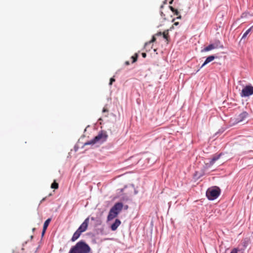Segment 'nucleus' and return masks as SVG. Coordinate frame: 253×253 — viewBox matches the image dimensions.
Returning a JSON list of instances; mask_svg holds the SVG:
<instances>
[{"instance_id":"1","label":"nucleus","mask_w":253,"mask_h":253,"mask_svg":"<svg viewBox=\"0 0 253 253\" xmlns=\"http://www.w3.org/2000/svg\"><path fill=\"white\" fill-rule=\"evenodd\" d=\"M90 251L89 246L84 242L81 241L71 248L69 253H89Z\"/></svg>"},{"instance_id":"8","label":"nucleus","mask_w":253,"mask_h":253,"mask_svg":"<svg viewBox=\"0 0 253 253\" xmlns=\"http://www.w3.org/2000/svg\"><path fill=\"white\" fill-rule=\"evenodd\" d=\"M89 218L88 217H87L77 229L80 231V232L82 233L83 232L86 231L89 223Z\"/></svg>"},{"instance_id":"19","label":"nucleus","mask_w":253,"mask_h":253,"mask_svg":"<svg viewBox=\"0 0 253 253\" xmlns=\"http://www.w3.org/2000/svg\"><path fill=\"white\" fill-rule=\"evenodd\" d=\"M138 54L135 53L134 55L131 56V59H132V63L135 62L137 60Z\"/></svg>"},{"instance_id":"18","label":"nucleus","mask_w":253,"mask_h":253,"mask_svg":"<svg viewBox=\"0 0 253 253\" xmlns=\"http://www.w3.org/2000/svg\"><path fill=\"white\" fill-rule=\"evenodd\" d=\"M252 28H253V27H251V28H250L248 30H247L246 31V32L243 34L242 39H244L247 37V36L248 35V34L251 32Z\"/></svg>"},{"instance_id":"17","label":"nucleus","mask_w":253,"mask_h":253,"mask_svg":"<svg viewBox=\"0 0 253 253\" xmlns=\"http://www.w3.org/2000/svg\"><path fill=\"white\" fill-rule=\"evenodd\" d=\"M169 8L174 13V15H178L179 14L178 11L177 9L173 8L172 6H169Z\"/></svg>"},{"instance_id":"34","label":"nucleus","mask_w":253,"mask_h":253,"mask_svg":"<svg viewBox=\"0 0 253 253\" xmlns=\"http://www.w3.org/2000/svg\"><path fill=\"white\" fill-rule=\"evenodd\" d=\"M45 198H43V199L42 200L41 202H42V201H43L44 200H45Z\"/></svg>"},{"instance_id":"25","label":"nucleus","mask_w":253,"mask_h":253,"mask_svg":"<svg viewBox=\"0 0 253 253\" xmlns=\"http://www.w3.org/2000/svg\"><path fill=\"white\" fill-rule=\"evenodd\" d=\"M142 56L143 58H145L146 56V54L145 53H142Z\"/></svg>"},{"instance_id":"23","label":"nucleus","mask_w":253,"mask_h":253,"mask_svg":"<svg viewBox=\"0 0 253 253\" xmlns=\"http://www.w3.org/2000/svg\"><path fill=\"white\" fill-rule=\"evenodd\" d=\"M102 112H108V110L106 108H103Z\"/></svg>"},{"instance_id":"26","label":"nucleus","mask_w":253,"mask_h":253,"mask_svg":"<svg viewBox=\"0 0 253 253\" xmlns=\"http://www.w3.org/2000/svg\"><path fill=\"white\" fill-rule=\"evenodd\" d=\"M125 64L126 65H127V66L129 65V62L128 61H126L125 62Z\"/></svg>"},{"instance_id":"35","label":"nucleus","mask_w":253,"mask_h":253,"mask_svg":"<svg viewBox=\"0 0 253 253\" xmlns=\"http://www.w3.org/2000/svg\"><path fill=\"white\" fill-rule=\"evenodd\" d=\"M163 7H164V5H162L161 6V8H163Z\"/></svg>"},{"instance_id":"29","label":"nucleus","mask_w":253,"mask_h":253,"mask_svg":"<svg viewBox=\"0 0 253 253\" xmlns=\"http://www.w3.org/2000/svg\"><path fill=\"white\" fill-rule=\"evenodd\" d=\"M161 15L162 17H163V16H164L165 15L164 14L163 12L162 11H161Z\"/></svg>"},{"instance_id":"28","label":"nucleus","mask_w":253,"mask_h":253,"mask_svg":"<svg viewBox=\"0 0 253 253\" xmlns=\"http://www.w3.org/2000/svg\"><path fill=\"white\" fill-rule=\"evenodd\" d=\"M167 0H165L164 1V2H163L164 4H167Z\"/></svg>"},{"instance_id":"2","label":"nucleus","mask_w":253,"mask_h":253,"mask_svg":"<svg viewBox=\"0 0 253 253\" xmlns=\"http://www.w3.org/2000/svg\"><path fill=\"white\" fill-rule=\"evenodd\" d=\"M124 207L122 203H116L110 209L107 216L108 220H111L117 217Z\"/></svg>"},{"instance_id":"27","label":"nucleus","mask_w":253,"mask_h":253,"mask_svg":"<svg viewBox=\"0 0 253 253\" xmlns=\"http://www.w3.org/2000/svg\"><path fill=\"white\" fill-rule=\"evenodd\" d=\"M179 24V23L178 22H174L173 25L175 26H177Z\"/></svg>"},{"instance_id":"12","label":"nucleus","mask_w":253,"mask_h":253,"mask_svg":"<svg viewBox=\"0 0 253 253\" xmlns=\"http://www.w3.org/2000/svg\"><path fill=\"white\" fill-rule=\"evenodd\" d=\"M162 35L163 38L166 40L167 43H168L170 40L169 35V30H165L163 32Z\"/></svg>"},{"instance_id":"16","label":"nucleus","mask_w":253,"mask_h":253,"mask_svg":"<svg viewBox=\"0 0 253 253\" xmlns=\"http://www.w3.org/2000/svg\"><path fill=\"white\" fill-rule=\"evenodd\" d=\"M51 188L52 189H57L58 188V184L56 182L55 180L51 184Z\"/></svg>"},{"instance_id":"11","label":"nucleus","mask_w":253,"mask_h":253,"mask_svg":"<svg viewBox=\"0 0 253 253\" xmlns=\"http://www.w3.org/2000/svg\"><path fill=\"white\" fill-rule=\"evenodd\" d=\"M215 57L213 55H211L207 58L206 60L205 61L204 63L203 64L201 68H203L204 66H205L206 64L208 63L211 62L215 59Z\"/></svg>"},{"instance_id":"20","label":"nucleus","mask_w":253,"mask_h":253,"mask_svg":"<svg viewBox=\"0 0 253 253\" xmlns=\"http://www.w3.org/2000/svg\"><path fill=\"white\" fill-rule=\"evenodd\" d=\"M115 81V79L113 78H111L110 80L109 84L112 85L113 83Z\"/></svg>"},{"instance_id":"21","label":"nucleus","mask_w":253,"mask_h":253,"mask_svg":"<svg viewBox=\"0 0 253 253\" xmlns=\"http://www.w3.org/2000/svg\"><path fill=\"white\" fill-rule=\"evenodd\" d=\"M238 253V250L237 249H234L232 250L230 253Z\"/></svg>"},{"instance_id":"32","label":"nucleus","mask_w":253,"mask_h":253,"mask_svg":"<svg viewBox=\"0 0 253 253\" xmlns=\"http://www.w3.org/2000/svg\"><path fill=\"white\" fill-rule=\"evenodd\" d=\"M172 2H173V0H171L169 1V4H172Z\"/></svg>"},{"instance_id":"4","label":"nucleus","mask_w":253,"mask_h":253,"mask_svg":"<svg viewBox=\"0 0 253 253\" xmlns=\"http://www.w3.org/2000/svg\"><path fill=\"white\" fill-rule=\"evenodd\" d=\"M220 192V189L218 187L209 188L206 192V196L209 200H213L219 196Z\"/></svg>"},{"instance_id":"6","label":"nucleus","mask_w":253,"mask_h":253,"mask_svg":"<svg viewBox=\"0 0 253 253\" xmlns=\"http://www.w3.org/2000/svg\"><path fill=\"white\" fill-rule=\"evenodd\" d=\"M253 94V86L251 85L246 86L242 90L241 96L247 97Z\"/></svg>"},{"instance_id":"3","label":"nucleus","mask_w":253,"mask_h":253,"mask_svg":"<svg viewBox=\"0 0 253 253\" xmlns=\"http://www.w3.org/2000/svg\"><path fill=\"white\" fill-rule=\"evenodd\" d=\"M107 137L108 135L107 134L106 132L101 131L93 139L86 142L85 145H93L97 142L102 143L106 140Z\"/></svg>"},{"instance_id":"33","label":"nucleus","mask_w":253,"mask_h":253,"mask_svg":"<svg viewBox=\"0 0 253 253\" xmlns=\"http://www.w3.org/2000/svg\"><path fill=\"white\" fill-rule=\"evenodd\" d=\"M91 219L92 220H95V218H94V217H92L91 218Z\"/></svg>"},{"instance_id":"13","label":"nucleus","mask_w":253,"mask_h":253,"mask_svg":"<svg viewBox=\"0 0 253 253\" xmlns=\"http://www.w3.org/2000/svg\"><path fill=\"white\" fill-rule=\"evenodd\" d=\"M82 233L81 232H80L79 231H78V230L74 233L73 236H72V238L71 239V241L72 242H74L76 240H77L79 238V237L80 236V235H81Z\"/></svg>"},{"instance_id":"10","label":"nucleus","mask_w":253,"mask_h":253,"mask_svg":"<svg viewBox=\"0 0 253 253\" xmlns=\"http://www.w3.org/2000/svg\"><path fill=\"white\" fill-rule=\"evenodd\" d=\"M221 155L222 154L220 153L217 155H214L212 159H211V160L210 161L209 165L210 166L213 165L214 164V163L220 158Z\"/></svg>"},{"instance_id":"30","label":"nucleus","mask_w":253,"mask_h":253,"mask_svg":"<svg viewBox=\"0 0 253 253\" xmlns=\"http://www.w3.org/2000/svg\"><path fill=\"white\" fill-rule=\"evenodd\" d=\"M124 207L125 210H127L128 209V206L127 205L125 206Z\"/></svg>"},{"instance_id":"9","label":"nucleus","mask_w":253,"mask_h":253,"mask_svg":"<svg viewBox=\"0 0 253 253\" xmlns=\"http://www.w3.org/2000/svg\"><path fill=\"white\" fill-rule=\"evenodd\" d=\"M121 223V221L118 219H116L114 223L112 224L111 226V230L112 231H115L117 229V228L120 225Z\"/></svg>"},{"instance_id":"31","label":"nucleus","mask_w":253,"mask_h":253,"mask_svg":"<svg viewBox=\"0 0 253 253\" xmlns=\"http://www.w3.org/2000/svg\"><path fill=\"white\" fill-rule=\"evenodd\" d=\"M181 15H179L177 18L176 19H181Z\"/></svg>"},{"instance_id":"24","label":"nucleus","mask_w":253,"mask_h":253,"mask_svg":"<svg viewBox=\"0 0 253 253\" xmlns=\"http://www.w3.org/2000/svg\"><path fill=\"white\" fill-rule=\"evenodd\" d=\"M45 231H46V230H44V228L43 227L42 231V236H43V235L44 234Z\"/></svg>"},{"instance_id":"14","label":"nucleus","mask_w":253,"mask_h":253,"mask_svg":"<svg viewBox=\"0 0 253 253\" xmlns=\"http://www.w3.org/2000/svg\"><path fill=\"white\" fill-rule=\"evenodd\" d=\"M156 38H155V36L154 35V36H153L152 37V39H151V41H150L149 42H146V43H145V48H146V47H147V46L148 45H149V44H150L151 43H153V42H155L156 41Z\"/></svg>"},{"instance_id":"5","label":"nucleus","mask_w":253,"mask_h":253,"mask_svg":"<svg viewBox=\"0 0 253 253\" xmlns=\"http://www.w3.org/2000/svg\"><path fill=\"white\" fill-rule=\"evenodd\" d=\"M249 114L244 111L241 114L236 115L234 118H232L231 120L233 121V124H238L240 122L244 121L248 117Z\"/></svg>"},{"instance_id":"22","label":"nucleus","mask_w":253,"mask_h":253,"mask_svg":"<svg viewBox=\"0 0 253 253\" xmlns=\"http://www.w3.org/2000/svg\"><path fill=\"white\" fill-rule=\"evenodd\" d=\"M162 34H163V33H162V32H158V33H157V34H156L155 36H161V35H162Z\"/></svg>"},{"instance_id":"15","label":"nucleus","mask_w":253,"mask_h":253,"mask_svg":"<svg viewBox=\"0 0 253 253\" xmlns=\"http://www.w3.org/2000/svg\"><path fill=\"white\" fill-rule=\"evenodd\" d=\"M51 218H48L47 220H45L43 224V227L44 228V230H46L50 222L51 221Z\"/></svg>"},{"instance_id":"7","label":"nucleus","mask_w":253,"mask_h":253,"mask_svg":"<svg viewBox=\"0 0 253 253\" xmlns=\"http://www.w3.org/2000/svg\"><path fill=\"white\" fill-rule=\"evenodd\" d=\"M220 44V42L219 41H216L213 44H210L207 47H205L202 50V52H207L210 50H211L215 48H217L219 47H221L219 45Z\"/></svg>"}]
</instances>
